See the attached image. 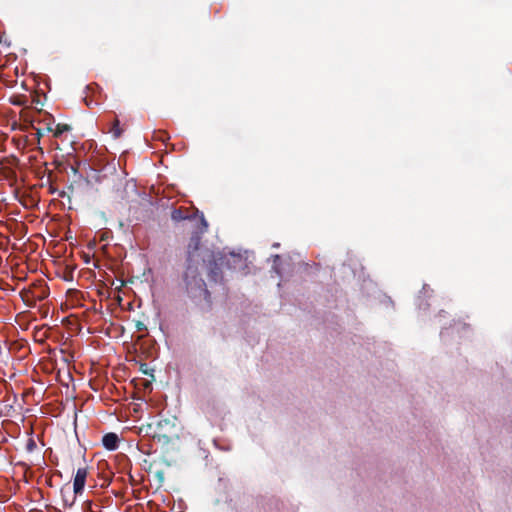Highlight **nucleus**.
<instances>
[{"label": "nucleus", "mask_w": 512, "mask_h": 512, "mask_svg": "<svg viewBox=\"0 0 512 512\" xmlns=\"http://www.w3.org/2000/svg\"><path fill=\"white\" fill-rule=\"evenodd\" d=\"M171 218L174 220V221H181V220H184V219H189V220H194V221H197V218L196 217H193V218H190L188 216H185L182 212V210L180 209H175L173 210L172 214H171ZM198 221L200 222V225H201V228H200V233H203L207 230V227H208V223L207 221L205 220L203 214H201V216L198 218Z\"/></svg>", "instance_id": "4"}, {"label": "nucleus", "mask_w": 512, "mask_h": 512, "mask_svg": "<svg viewBox=\"0 0 512 512\" xmlns=\"http://www.w3.org/2000/svg\"><path fill=\"white\" fill-rule=\"evenodd\" d=\"M123 130L119 126V120H115L113 127L110 130V133L112 134L113 138L117 139L122 135Z\"/></svg>", "instance_id": "8"}, {"label": "nucleus", "mask_w": 512, "mask_h": 512, "mask_svg": "<svg viewBox=\"0 0 512 512\" xmlns=\"http://www.w3.org/2000/svg\"><path fill=\"white\" fill-rule=\"evenodd\" d=\"M279 259H280V258H279V256H278V255L274 256L273 269H274V271L277 273V275L282 276V271H281V269L279 268V265H278V261H279Z\"/></svg>", "instance_id": "9"}, {"label": "nucleus", "mask_w": 512, "mask_h": 512, "mask_svg": "<svg viewBox=\"0 0 512 512\" xmlns=\"http://www.w3.org/2000/svg\"><path fill=\"white\" fill-rule=\"evenodd\" d=\"M44 133H45L44 131L38 129L37 132H36V135H37L38 138H41L44 135Z\"/></svg>", "instance_id": "11"}, {"label": "nucleus", "mask_w": 512, "mask_h": 512, "mask_svg": "<svg viewBox=\"0 0 512 512\" xmlns=\"http://www.w3.org/2000/svg\"><path fill=\"white\" fill-rule=\"evenodd\" d=\"M77 495L78 494H74V490L73 491L70 490L69 486H64L61 489V496H62L65 506H68V507L72 506L76 500Z\"/></svg>", "instance_id": "5"}, {"label": "nucleus", "mask_w": 512, "mask_h": 512, "mask_svg": "<svg viewBox=\"0 0 512 512\" xmlns=\"http://www.w3.org/2000/svg\"><path fill=\"white\" fill-rule=\"evenodd\" d=\"M70 130V126L67 124H57L55 129L47 127V132H53L55 137H60L64 132Z\"/></svg>", "instance_id": "7"}, {"label": "nucleus", "mask_w": 512, "mask_h": 512, "mask_svg": "<svg viewBox=\"0 0 512 512\" xmlns=\"http://www.w3.org/2000/svg\"><path fill=\"white\" fill-rule=\"evenodd\" d=\"M135 327H136V330H137V331H143V330H145V329H146L145 324H144L143 322H141V321H137V322L135 323Z\"/></svg>", "instance_id": "10"}, {"label": "nucleus", "mask_w": 512, "mask_h": 512, "mask_svg": "<svg viewBox=\"0 0 512 512\" xmlns=\"http://www.w3.org/2000/svg\"><path fill=\"white\" fill-rule=\"evenodd\" d=\"M184 281L187 293L192 299L205 301L207 303L210 302L209 291L206 289V284L204 280L199 277L196 269L188 267L185 272Z\"/></svg>", "instance_id": "1"}, {"label": "nucleus", "mask_w": 512, "mask_h": 512, "mask_svg": "<svg viewBox=\"0 0 512 512\" xmlns=\"http://www.w3.org/2000/svg\"><path fill=\"white\" fill-rule=\"evenodd\" d=\"M230 256L231 257L228 260V265L231 269L238 271H244L245 269H247V252H245V256L242 255L241 253L234 252L230 253Z\"/></svg>", "instance_id": "2"}, {"label": "nucleus", "mask_w": 512, "mask_h": 512, "mask_svg": "<svg viewBox=\"0 0 512 512\" xmlns=\"http://www.w3.org/2000/svg\"><path fill=\"white\" fill-rule=\"evenodd\" d=\"M87 478V469L78 468L73 481L74 494H81L83 492Z\"/></svg>", "instance_id": "3"}, {"label": "nucleus", "mask_w": 512, "mask_h": 512, "mask_svg": "<svg viewBox=\"0 0 512 512\" xmlns=\"http://www.w3.org/2000/svg\"><path fill=\"white\" fill-rule=\"evenodd\" d=\"M103 446L108 450H115L118 447V436L114 433H108L103 436Z\"/></svg>", "instance_id": "6"}]
</instances>
